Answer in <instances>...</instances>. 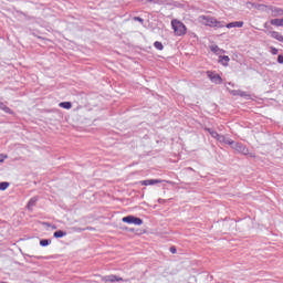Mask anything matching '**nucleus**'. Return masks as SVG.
<instances>
[{
	"instance_id": "f257e3e1",
	"label": "nucleus",
	"mask_w": 283,
	"mask_h": 283,
	"mask_svg": "<svg viewBox=\"0 0 283 283\" xmlns=\"http://www.w3.org/2000/svg\"><path fill=\"white\" fill-rule=\"evenodd\" d=\"M199 21L203 25H209V28H217V29L224 28V22L218 21V19L211 15H200Z\"/></svg>"
},
{
	"instance_id": "f03ea898",
	"label": "nucleus",
	"mask_w": 283,
	"mask_h": 283,
	"mask_svg": "<svg viewBox=\"0 0 283 283\" xmlns=\"http://www.w3.org/2000/svg\"><path fill=\"white\" fill-rule=\"evenodd\" d=\"M171 25L176 36H185V34H187V27L185 23L178 20H172Z\"/></svg>"
},
{
	"instance_id": "7ed1b4c3",
	"label": "nucleus",
	"mask_w": 283,
	"mask_h": 283,
	"mask_svg": "<svg viewBox=\"0 0 283 283\" xmlns=\"http://www.w3.org/2000/svg\"><path fill=\"white\" fill-rule=\"evenodd\" d=\"M232 149H234L239 154H242L243 156H250V158H255V155L253 153H249V148L242 143H235L232 146Z\"/></svg>"
},
{
	"instance_id": "20e7f679",
	"label": "nucleus",
	"mask_w": 283,
	"mask_h": 283,
	"mask_svg": "<svg viewBox=\"0 0 283 283\" xmlns=\"http://www.w3.org/2000/svg\"><path fill=\"white\" fill-rule=\"evenodd\" d=\"M122 221L126 222L127 224H136L137 227H140V224H143V219L135 216H126L122 219Z\"/></svg>"
},
{
	"instance_id": "39448f33",
	"label": "nucleus",
	"mask_w": 283,
	"mask_h": 283,
	"mask_svg": "<svg viewBox=\"0 0 283 283\" xmlns=\"http://www.w3.org/2000/svg\"><path fill=\"white\" fill-rule=\"evenodd\" d=\"M102 282H123V277L116 276L114 274L103 276Z\"/></svg>"
},
{
	"instance_id": "423d86ee",
	"label": "nucleus",
	"mask_w": 283,
	"mask_h": 283,
	"mask_svg": "<svg viewBox=\"0 0 283 283\" xmlns=\"http://www.w3.org/2000/svg\"><path fill=\"white\" fill-rule=\"evenodd\" d=\"M160 182H163V180L160 179H147V180L140 181V185L148 187V185H159Z\"/></svg>"
},
{
	"instance_id": "0eeeda50",
	"label": "nucleus",
	"mask_w": 283,
	"mask_h": 283,
	"mask_svg": "<svg viewBox=\"0 0 283 283\" xmlns=\"http://www.w3.org/2000/svg\"><path fill=\"white\" fill-rule=\"evenodd\" d=\"M36 202H39V197H32L27 205V209L32 211V208L36 207Z\"/></svg>"
},
{
	"instance_id": "6e6552de",
	"label": "nucleus",
	"mask_w": 283,
	"mask_h": 283,
	"mask_svg": "<svg viewBox=\"0 0 283 283\" xmlns=\"http://www.w3.org/2000/svg\"><path fill=\"white\" fill-rule=\"evenodd\" d=\"M244 25L243 21H235V22H230L226 24V28L231 29V28H242Z\"/></svg>"
},
{
	"instance_id": "1a4fd4ad",
	"label": "nucleus",
	"mask_w": 283,
	"mask_h": 283,
	"mask_svg": "<svg viewBox=\"0 0 283 283\" xmlns=\"http://www.w3.org/2000/svg\"><path fill=\"white\" fill-rule=\"evenodd\" d=\"M208 132L212 136V138H217V140H220V142L224 140V136L218 134V132L211 130V129H208Z\"/></svg>"
},
{
	"instance_id": "9d476101",
	"label": "nucleus",
	"mask_w": 283,
	"mask_h": 283,
	"mask_svg": "<svg viewBox=\"0 0 283 283\" xmlns=\"http://www.w3.org/2000/svg\"><path fill=\"white\" fill-rule=\"evenodd\" d=\"M271 25H275V28H283V18L282 19H272L270 20Z\"/></svg>"
},
{
	"instance_id": "9b49d317",
	"label": "nucleus",
	"mask_w": 283,
	"mask_h": 283,
	"mask_svg": "<svg viewBox=\"0 0 283 283\" xmlns=\"http://www.w3.org/2000/svg\"><path fill=\"white\" fill-rule=\"evenodd\" d=\"M230 61H231V59L229 57V55H220L219 56V63H222L224 65V67H227V65H229Z\"/></svg>"
},
{
	"instance_id": "f8f14e48",
	"label": "nucleus",
	"mask_w": 283,
	"mask_h": 283,
	"mask_svg": "<svg viewBox=\"0 0 283 283\" xmlns=\"http://www.w3.org/2000/svg\"><path fill=\"white\" fill-rule=\"evenodd\" d=\"M210 50H211V52H213L214 54H218V55L224 54V52H226L224 50L218 48V45H211Z\"/></svg>"
},
{
	"instance_id": "ddd939ff",
	"label": "nucleus",
	"mask_w": 283,
	"mask_h": 283,
	"mask_svg": "<svg viewBox=\"0 0 283 283\" xmlns=\"http://www.w3.org/2000/svg\"><path fill=\"white\" fill-rule=\"evenodd\" d=\"M0 109H2V112L6 114H12V109H10V107H8V105H6L3 102H0Z\"/></svg>"
},
{
	"instance_id": "4468645a",
	"label": "nucleus",
	"mask_w": 283,
	"mask_h": 283,
	"mask_svg": "<svg viewBox=\"0 0 283 283\" xmlns=\"http://www.w3.org/2000/svg\"><path fill=\"white\" fill-rule=\"evenodd\" d=\"M65 235H67V232L63 230H57L53 233V238H65Z\"/></svg>"
},
{
	"instance_id": "2eb2a0df",
	"label": "nucleus",
	"mask_w": 283,
	"mask_h": 283,
	"mask_svg": "<svg viewBox=\"0 0 283 283\" xmlns=\"http://www.w3.org/2000/svg\"><path fill=\"white\" fill-rule=\"evenodd\" d=\"M212 83H216V85L222 84V77L219 74H214L212 77Z\"/></svg>"
},
{
	"instance_id": "dca6fc26",
	"label": "nucleus",
	"mask_w": 283,
	"mask_h": 283,
	"mask_svg": "<svg viewBox=\"0 0 283 283\" xmlns=\"http://www.w3.org/2000/svg\"><path fill=\"white\" fill-rule=\"evenodd\" d=\"M59 106L63 107V109H72V102H62Z\"/></svg>"
},
{
	"instance_id": "f3484780",
	"label": "nucleus",
	"mask_w": 283,
	"mask_h": 283,
	"mask_svg": "<svg viewBox=\"0 0 283 283\" xmlns=\"http://www.w3.org/2000/svg\"><path fill=\"white\" fill-rule=\"evenodd\" d=\"M50 244H52V240L51 239H42V240H40V247H50Z\"/></svg>"
},
{
	"instance_id": "a211bd4d",
	"label": "nucleus",
	"mask_w": 283,
	"mask_h": 283,
	"mask_svg": "<svg viewBox=\"0 0 283 283\" xmlns=\"http://www.w3.org/2000/svg\"><path fill=\"white\" fill-rule=\"evenodd\" d=\"M272 12H273L274 17H282L283 15V10L280 9V8H274L272 10Z\"/></svg>"
},
{
	"instance_id": "6ab92c4d",
	"label": "nucleus",
	"mask_w": 283,
	"mask_h": 283,
	"mask_svg": "<svg viewBox=\"0 0 283 283\" xmlns=\"http://www.w3.org/2000/svg\"><path fill=\"white\" fill-rule=\"evenodd\" d=\"M10 187V182L2 181L0 182V191H6Z\"/></svg>"
},
{
	"instance_id": "aec40b11",
	"label": "nucleus",
	"mask_w": 283,
	"mask_h": 283,
	"mask_svg": "<svg viewBox=\"0 0 283 283\" xmlns=\"http://www.w3.org/2000/svg\"><path fill=\"white\" fill-rule=\"evenodd\" d=\"M154 48H156V50H165V46L163 45V42L156 41L154 43Z\"/></svg>"
},
{
	"instance_id": "412c9836",
	"label": "nucleus",
	"mask_w": 283,
	"mask_h": 283,
	"mask_svg": "<svg viewBox=\"0 0 283 283\" xmlns=\"http://www.w3.org/2000/svg\"><path fill=\"white\" fill-rule=\"evenodd\" d=\"M271 54H273L274 56L277 54L279 50L275 46H271Z\"/></svg>"
},
{
	"instance_id": "4be33fe9",
	"label": "nucleus",
	"mask_w": 283,
	"mask_h": 283,
	"mask_svg": "<svg viewBox=\"0 0 283 283\" xmlns=\"http://www.w3.org/2000/svg\"><path fill=\"white\" fill-rule=\"evenodd\" d=\"M207 74H208V77L210 78V81H212L213 76H216V73H213L211 71H208Z\"/></svg>"
},
{
	"instance_id": "5701e85b",
	"label": "nucleus",
	"mask_w": 283,
	"mask_h": 283,
	"mask_svg": "<svg viewBox=\"0 0 283 283\" xmlns=\"http://www.w3.org/2000/svg\"><path fill=\"white\" fill-rule=\"evenodd\" d=\"M223 142L226 143V145H231L232 147H233V145H235V142H233V140H224L223 139Z\"/></svg>"
},
{
	"instance_id": "b1692460",
	"label": "nucleus",
	"mask_w": 283,
	"mask_h": 283,
	"mask_svg": "<svg viewBox=\"0 0 283 283\" xmlns=\"http://www.w3.org/2000/svg\"><path fill=\"white\" fill-rule=\"evenodd\" d=\"M249 4L252 6V8H258V9L262 8V4H255L251 2H249Z\"/></svg>"
},
{
	"instance_id": "393cba45",
	"label": "nucleus",
	"mask_w": 283,
	"mask_h": 283,
	"mask_svg": "<svg viewBox=\"0 0 283 283\" xmlns=\"http://www.w3.org/2000/svg\"><path fill=\"white\" fill-rule=\"evenodd\" d=\"M134 20H135V21H139V23H144V21H145V20H144L143 18H140V17H135Z\"/></svg>"
},
{
	"instance_id": "a878e982",
	"label": "nucleus",
	"mask_w": 283,
	"mask_h": 283,
	"mask_svg": "<svg viewBox=\"0 0 283 283\" xmlns=\"http://www.w3.org/2000/svg\"><path fill=\"white\" fill-rule=\"evenodd\" d=\"M277 63L283 64V55L282 54H280L277 56Z\"/></svg>"
},
{
	"instance_id": "bb28decb",
	"label": "nucleus",
	"mask_w": 283,
	"mask_h": 283,
	"mask_svg": "<svg viewBox=\"0 0 283 283\" xmlns=\"http://www.w3.org/2000/svg\"><path fill=\"white\" fill-rule=\"evenodd\" d=\"M264 28H266V30H272V28L269 25V22L264 23Z\"/></svg>"
},
{
	"instance_id": "cd10ccee",
	"label": "nucleus",
	"mask_w": 283,
	"mask_h": 283,
	"mask_svg": "<svg viewBox=\"0 0 283 283\" xmlns=\"http://www.w3.org/2000/svg\"><path fill=\"white\" fill-rule=\"evenodd\" d=\"M177 250H176V247H170V253H176Z\"/></svg>"
},
{
	"instance_id": "c85d7f7f",
	"label": "nucleus",
	"mask_w": 283,
	"mask_h": 283,
	"mask_svg": "<svg viewBox=\"0 0 283 283\" xmlns=\"http://www.w3.org/2000/svg\"><path fill=\"white\" fill-rule=\"evenodd\" d=\"M159 205H165V199H158Z\"/></svg>"
},
{
	"instance_id": "c756f323",
	"label": "nucleus",
	"mask_w": 283,
	"mask_h": 283,
	"mask_svg": "<svg viewBox=\"0 0 283 283\" xmlns=\"http://www.w3.org/2000/svg\"><path fill=\"white\" fill-rule=\"evenodd\" d=\"M241 96H244V93H241Z\"/></svg>"
},
{
	"instance_id": "7c9ffc66",
	"label": "nucleus",
	"mask_w": 283,
	"mask_h": 283,
	"mask_svg": "<svg viewBox=\"0 0 283 283\" xmlns=\"http://www.w3.org/2000/svg\"><path fill=\"white\" fill-rule=\"evenodd\" d=\"M0 163H3V159H0Z\"/></svg>"
}]
</instances>
